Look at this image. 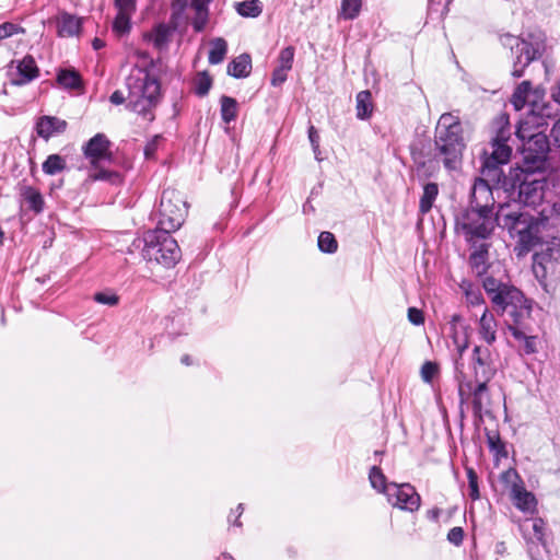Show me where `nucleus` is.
Listing matches in <instances>:
<instances>
[{"label":"nucleus","mask_w":560,"mask_h":560,"mask_svg":"<svg viewBox=\"0 0 560 560\" xmlns=\"http://www.w3.org/2000/svg\"><path fill=\"white\" fill-rule=\"evenodd\" d=\"M490 133L489 147L481 154V174L483 177L475 179L467 208L486 213H495L493 211L495 200L490 182L501 183L503 177L501 167L509 163L512 154V147L509 144L512 138V126L506 114H500L493 119Z\"/></svg>","instance_id":"obj_1"},{"label":"nucleus","mask_w":560,"mask_h":560,"mask_svg":"<svg viewBox=\"0 0 560 560\" xmlns=\"http://www.w3.org/2000/svg\"><path fill=\"white\" fill-rule=\"evenodd\" d=\"M493 308L504 317L508 330L516 342L522 354L537 352L539 339L532 326V307L524 294L514 285L495 278L486 277L482 282Z\"/></svg>","instance_id":"obj_2"},{"label":"nucleus","mask_w":560,"mask_h":560,"mask_svg":"<svg viewBox=\"0 0 560 560\" xmlns=\"http://www.w3.org/2000/svg\"><path fill=\"white\" fill-rule=\"evenodd\" d=\"M559 217L560 198L547 200L536 214L525 210L517 201L499 205L497 210L498 226L506 230L526 252L537 247L549 221Z\"/></svg>","instance_id":"obj_3"},{"label":"nucleus","mask_w":560,"mask_h":560,"mask_svg":"<svg viewBox=\"0 0 560 560\" xmlns=\"http://www.w3.org/2000/svg\"><path fill=\"white\" fill-rule=\"evenodd\" d=\"M128 96L121 91L110 95V102L120 105L128 101L127 107L143 120L152 122L155 118L154 109L160 102L161 85L159 80L147 69L135 68L126 79Z\"/></svg>","instance_id":"obj_4"},{"label":"nucleus","mask_w":560,"mask_h":560,"mask_svg":"<svg viewBox=\"0 0 560 560\" xmlns=\"http://www.w3.org/2000/svg\"><path fill=\"white\" fill-rule=\"evenodd\" d=\"M466 148L464 131L458 116L444 113L440 116L434 130V158L448 171L460 166Z\"/></svg>","instance_id":"obj_5"},{"label":"nucleus","mask_w":560,"mask_h":560,"mask_svg":"<svg viewBox=\"0 0 560 560\" xmlns=\"http://www.w3.org/2000/svg\"><path fill=\"white\" fill-rule=\"evenodd\" d=\"M546 36L538 31L528 34L526 38H521L511 34L500 37L501 44L509 48L515 55L512 75L521 78L524 69L533 61L540 58L546 49Z\"/></svg>","instance_id":"obj_6"},{"label":"nucleus","mask_w":560,"mask_h":560,"mask_svg":"<svg viewBox=\"0 0 560 560\" xmlns=\"http://www.w3.org/2000/svg\"><path fill=\"white\" fill-rule=\"evenodd\" d=\"M171 233L156 229L145 232L142 257L165 268L174 267L180 259V248Z\"/></svg>","instance_id":"obj_7"},{"label":"nucleus","mask_w":560,"mask_h":560,"mask_svg":"<svg viewBox=\"0 0 560 560\" xmlns=\"http://www.w3.org/2000/svg\"><path fill=\"white\" fill-rule=\"evenodd\" d=\"M498 225L497 212L486 213L474 209H464L456 215L455 229L471 246L488 240Z\"/></svg>","instance_id":"obj_8"},{"label":"nucleus","mask_w":560,"mask_h":560,"mask_svg":"<svg viewBox=\"0 0 560 560\" xmlns=\"http://www.w3.org/2000/svg\"><path fill=\"white\" fill-rule=\"evenodd\" d=\"M518 184V200L525 207L537 210L544 208L547 200L551 198H560L552 191L547 190L548 183L540 171H526V168H520L517 174Z\"/></svg>","instance_id":"obj_9"},{"label":"nucleus","mask_w":560,"mask_h":560,"mask_svg":"<svg viewBox=\"0 0 560 560\" xmlns=\"http://www.w3.org/2000/svg\"><path fill=\"white\" fill-rule=\"evenodd\" d=\"M527 122L516 129V137L523 141V166L526 171H541L545 167L550 142L542 131L530 132Z\"/></svg>","instance_id":"obj_10"},{"label":"nucleus","mask_w":560,"mask_h":560,"mask_svg":"<svg viewBox=\"0 0 560 560\" xmlns=\"http://www.w3.org/2000/svg\"><path fill=\"white\" fill-rule=\"evenodd\" d=\"M110 142L104 133H97L91 138L84 147V154L90 160L92 168L89 172L91 180L119 182V174L100 167V164L112 160L109 151Z\"/></svg>","instance_id":"obj_11"},{"label":"nucleus","mask_w":560,"mask_h":560,"mask_svg":"<svg viewBox=\"0 0 560 560\" xmlns=\"http://www.w3.org/2000/svg\"><path fill=\"white\" fill-rule=\"evenodd\" d=\"M186 213V202L182 195L173 189L163 190L158 209V228L166 232H174L180 228Z\"/></svg>","instance_id":"obj_12"},{"label":"nucleus","mask_w":560,"mask_h":560,"mask_svg":"<svg viewBox=\"0 0 560 560\" xmlns=\"http://www.w3.org/2000/svg\"><path fill=\"white\" fill-rule=\"evenodd\" d=\"M463 368L464 363L456 361L455 378L458 383L459 396L462 398L471 396L474 415L481 419L483 415L489 413L490 395L487 387L488 382L475 381L476 384L474 385L472 381L464 373Z\"/></svg>","instance_id":"obj_13"},{"label":"nucleus","mask_w":560,"mask_h":560,"mask_svg":"<svg viewBox=\"0 0 560 560\" xmlns=\"http://www.w3.org/2000/svg\"><path fill=\"white\" fill-rule=\"evenodd\" d=\"M538 250L533 256V270L537 278H546L548 273H553L560 265V238L551 237L548 241H541L537 244Z\"/></svg>","instance_id":"obj_14"},{"label":"nucleus","mask_w":560,"mask_h":560,"mask_svg":"<svg viewBox=\"0 0 560 560\" xmlns=\"http://www.w3.org/2000/svg\"><path fill=\"white\" fill-rule=\"evenodd\" d=\"M387 502L396 509L410 513L417 512L421 506V497L410 483L392 482L387 489Z\"/></svg>","instance_id":"obj_15"},{"label":"nucleus","mask_w":560,"mask_h":560,"mask_svg":"<svg viewBox=\"0 0 560 560\" xmlns=\"http://www.w3.org/2000/svg\"><path fill=\"white\" fill-rule=\"evenodd\" d=\"M502 480L510 486L514 505L525 513H534L537 504L536 499L532 492L524 488L517 471L515 469L504 471Z\"/></svg>","instance_id":"obj_16"},{"label":"nucleus","mask_w":560,"mask_h":560,"mask_svg":"<svg viewBox=\"0 0 560 560\" xmlns=\"http://www.w3.org/2000/svg\"><path fill=\"white\" fill-rule=\"evenodd\" d=\"M546 524L541 518L526 520L521 525V530L525 540L527 541V551L532 560H538L539 545L546 547L545 541Z\"/></svg>","instance_id":"obj_17"},{"label":"nucleus","mask_w":560,"mask_h":560,"mask_svg":"<svg viewBox=\"0 0 560 560\" xmlns=\"http://www.w3.org/2000/svg\"><path fill=\"white\" fill-rule=\"evenodd\" d=\"M471 366L475 381L489 382L495 374L492 355L488 347L475 346L471 354Z\"/></svg>","instance_id":"obj_18"},{"label":"nucleus","mask_w":560,"mask_h":560,"mask_svg":"<svg viewBox=\"0 0 560 560\" xmlns=\"http://www.w3.org/2000/svg\"><path fill=\"white\" fill-rule=\"evenodd\" d=\"M469 331L470 326L464 322L460 315H452L448 322V335L457 352L455 362L458 361L462 363L463 354L469 347Z\"/></svg>","instance_id":"obj_19"},{"label":"nucleus","mask_w":560,"mask_h":560,"mask_svg":"<svg viewBox=\"0 0 560 560\" xmlns=\"http://www.w3.org/2000/svg\"><path fill=\"white\" fill-rule=\"evenodd\" d=\"M541 97L542 92L539 89H533L529 81H523L512 95V104L517 110L524 108L525 105H529L534 110Z\"/></svg>","instance_id":"obj_20"},{"label":"nucleus","mask_w":560,"mask_h":560,"mask_svg":"<svg viewBox=\"0 0 560 560\" xmlns=\"http://www.w3.org/2000/svg\"><path fill=\"white\" fill-rule=\"evenodd\" d=\"M39 74L38 67L32 56H25L18 62L16 72L11 74L10 83L21 86L30 83Z\"/></svg>","instance_id":"obj_21"},{"label":"nucleus","mask_w":560,"mask_h":560,"mask_svg":"<svg viewBox=\"0 0 560 560\" xmlns=\"http://www.w3.org/2000/svg\"><path fill=\"white\" fill-rule=\"evenodd\" d=\"M477 329L480 340L485 341L488 346H491L495 342L498 324L493 314L489 312L487 306H483L481 317L478 320Z\"/></svg>","instance_id":"obj_22"},{"label":"nucleus","mask_w":560,"mask_h":560,"mask_svg":"<svg viewBox=\"0 0 560 560\" xmlns=\"http://www.w3.org/2000/svg\"><path fill=\"white\" fill-rule=\"evenodd\" d=\"M66 128V120L51 116L42 117L36 125L38 136L44 139H49L55 135L62 133Z\"/></svg>","instance_id":"obj_23"},{"label":"nucleus","mask_w":560,"mask_h":560,"mask_svg":"<svg viewBox=\"0 0 560 560\" xmlns=\"http://www.w3.org/2000/svg\"><path fill=\"white\" fill-rule=\"evenodd\" d=\"M488 249L489 245L481 241L480 245L469 256L471 270L478 277L483 276L488 270Z\"/></svg>","instance_id":"obj_24"},{"label":"nucleus","mask_w":560,"mask_h":560,"mask_svg":"<svg viewBox=\"0 0 560 560\" xmlns=\"http://www.w3.org/2000/svg\"><path fill=\"white\" fill-rule=\"evenodd\" d=\"M82 19L63 12L58 19V34L62 37H71L78 35L81 30Z\"/></svg>","instance_id":"obj_25"},{"label":"nucleus","mask_w":560,"mask_h":560,"mask_svg":"<svg viewBox=\"0 0 560 560\" xmlns=\"http://www.w3.org/2000/svg\"><path fill=\"white\" fill-rule=\"evenodd\" d=\"M252 69V59L248 54H242L228 65V73L234 78H246Z\"/></svg>","instance_id":"obj_26"},{"label":"nucleus","mask_w":560,"mask_h":560,"mask_svg":"<svg viewBox=\"0 0 560 560\" xmlns=\"http://www.w3.org/2000/svg\"><path fill=\"white\" fill-rule=\"evenodd\" d=\"M357 118L365 120L373 112L372 94L370 91H361L357 95Z\"/></svg>","instance_id":"obj_27"},{"label":"nucleus","mask_w":560,"mask_h":560,"mask_svg":"<svg viewBox=\"0 0 560 560\" xmlns=\"http://www.w3.org/2000/svg\"><path fill=\"white\" fill-rule=\"evenodd\" d=\"M439 195V186L435 183H428L423 187V194L420 198L419 209L422 213H428Z\"/></svg>","instance_id":"obj_28"},{"label":"nucleus","mask_w":560,"mask_h":560,"mask_svg":"<svg viewBox=\"0 0 560 560\" xmlns=\"http://www.w3.org/2000/svg\"><path fill=\"white\" fill-rule=\"evenodd\" d=\"M210 51H209V62L211 65H219L221 63L226 55L228 51V44L225 39L221 37H217L210 42Z\"/></svg>","instance_id":"obj_29"},{"label":"nucleus","mask_w":560,"mask_h":560,"mask_svg":"<svg viewBox=\"0 0 560 560\" xmlns=\"http://www.w3.org/2000/svg\"><path fill=\"white\" fill-rule=\"evenodd\" d=\"M369 480L373 489L383 493L385 497L387 495V489L392 482H387V478L380 467L373 466L370 469Z\"/></svg>","instance_id":"obj_30"},{"label":"nucleus","mask_w":560,"mask_h":560,"mask_svg":"<svg viewBox=\"0 0 560 560\" xmlns=\"http://www.w3.org/2000/svg\"><path fill=\"white\" fill-rule=\"evenodd\" d=\"M66 159L59 154H50L42 165L43 172L47 175H56L66 168Z\"/></svg>","instance_id":"obj_31"},{"label":"nucleus","mask_w":560,"mask_h":560,"mask_svg":"<svg viewBox=\"0 0 560 560\" xmlns=\"http://www.w3.org/2000/svg\"><path fill=\"white\" fill-rule=\"evenodd\" d=\"M362 8V0H341L339 18L343 20H354L359 16Z\"/></svg>","instance_id":"obj_32"},{"label":"nucleus","mask_w":560,"mask_h":560,"mask_svg":"<svg viewBox=\"0 0 560 560\" xmlns=\"http://www.w3.org/2000/svg\"><path fill=\"white\" fill-rule=\"evenodd\" d=\"M22 196L24 200L27 202L28 207L34 210L36 213L43 211L44 208V199L40 192L33 187H24Z\"/></svg>","instance_id":"obj_33"},{"label":"nucleus","mask_w":560,"mask_h":560,"mask_svg":"<svg viewBox=\"0 0 560 560\" xmlns=\"http://www.w3.org/2000/svg\"><path fill=\"white\" fill-rule=\"evenodd\" d=\"M236 11L245 18H257L262 12L259 0H246L236 4Z\"/></svg>","instance_id":"obj_34"},{"label":"nucleus","mask_w":560,"mask_h":560,"mask_svg":"<svg viewBox=\"0 0 560 560\" xmlns=\"http://www.w3.org/2000/svg\"><path fill=\"white\" fill-rule=\"evenodd\" d=\"M221 116L224 122L230 124L237 116V102L233 97H221Z\"/></svg>","instance_id":"obj_35"},{"label":"nucleus","mask_w":560,"mask_h":560,"mask_svg":"<svg viewBox=\"0 0 560 560\" xmlns=\"http://www.w3.org/2000/svg\"><path fill=\"white\" fill-rule=\"evenodd\" d=\"M57 80L66 89H78L81 85L79 73L72 70H61L58 73Z\"/></svg>","instance_id":"obj_36"},{"label":"nucleus","mask_w":560,"mask_h":560,"mask_svg":"<svg viewBox=\"0 0 560 560\" xmlns=\"http://www.w3.org/2000/svg\"><path fill=\"white\" fill-rule=\"evenodd\" d=\"M212 86V78L207 72H200L194 80V91L198 96H206Z\"/></svg>","instance_id":"obj_37"},{"label":"nucleus","mask_w":560,"mask_h":560,"mask_svg":"<svg viewBox=\"0 0 560 560\" xmlns=\"http://www.w3.org/2000/svg\"><path fill=\"white\" fill-rule=\"evenodd\" d=\"M317 244H318V248L323 253L332 254L338 248V243H337L334 234L330 232H327V231H324L319 234Z\"/></svg>","instance_id":"obj_38"},{"label":"nucleus","mask_w":560,"mask_h":560,"mask_svg":"<svg viewBox=\"0 0 560 560\" xmlns=\"http://www.w3.org/2000/svg\"><path fill=\"white\" fill-rule=\"evenodd\" d=\"M466 302L470 306H482L485 305V299L481 291L471 284L465 288Z\"/></svg>","instance_id":"obj_39"},{"label":"nucleus","mask_w":560,"mask_h":560,"mask_svg":"<svg viewBox=\"0 0 560 560\" xmlns=\"http://www.w3.org/2000/svg\"><path fill=\"white\" fill-rule=\"evenodd\" d=\"M131 15L132 14H129V13H117V15L113 22V30L118 35H124L129 32Z\"/></svg>","instance_id":"obj_40"},{"label":"nucleus","mask_w":560,"mask_h":560,"mask_svg":"<svg viewBox=\"0 0 560 560\" xmlns=\"http://www.w3.org/2000/svg\"><path fill=\"white\" fill-rule=\"evenodd\" d=\"M466 474L468 479V489H469V498L472 501H476L480 498L479 487H478V476L474 468L466 467Z\"/></svg>","instance_id":"obj_41"},{"label":"nucleus","mask_w":560,"mask_h":560,"mask_svg":"<svg viewBox=\"0 0 560 560\" xmlns=\"http://www.w3.org/2000/svg\"><path fill=\"white\" fill-rule=\"evenodd\" d=\"M295 50L292 46H288L283 49H281L279 57H278V67L291 70L293 65Z\"/></svg>","instance_id":"obj_42"},{"label":"nucleus","mask_w":560,"mask_h":560,"mask_svg":"<svg viewBox=\"0 0 560 560\" xmlns=\"http://www.w3.org/2000/svg\"><path fill=\"white\" fill-rule=\"evenodd\" d=\"M25 30L19 24L4 22L0 25V42L18 34H24Z\"/></svg>","instance_id":"obj_43"},{"label":"nucleus","mask_w":560,"mask_h":560,"mask_svg":"<svg viewBox=\"0 0 560 560\" xmlns=\"http://www.w3.org/2000/svg\"><path fill=\"white\" fill-rule=\"evenodd\" d=\"M195 18L192 19V27L196 32H202L208 23L209 9H194Z\"/></svg>","instance_id":"obj_44"},{"label":"nucleus","mask_w":560,"mask_h":560,"mask_svg":"<svg viewBox=\"0 0 560 560\" xmlns=\"http://www.w3.org/2000/svg\"><path fill=\"white\" fill-rule=\"evenodd\" d=\"M438 365L431 361H427L421 368V377L425 383H431L438 374Z\"/></svg>","instance_id":"obj_45"},{"label":"nucleus","mask_w":560,"mask_h":560,"mask_svg":"<svg viewBox=\"0 0 560 560\" xmlns=\"http://www.w3.org/2000/svg\"><path fill=\"white\" fill-rule=\"evenodd\" d=\"M94 300L100 304L114 306L118 303V296L115 293L98 292L94 295Z\"/></svg>","instance_id":"obj_46"},{"label":"nucleus","mask_w":560,"mask_h":560,"mask_svg":"<svg viewBox=\"0 0 560 560\" xmlns=\"http://www.w3.org/2000/svg\"><path fill=\"white\" fill-rule=\"evenodd\" d=\"M118 13L132 14L136 11V0H114Z\"/></svg>","instance_id":"obj_47"},{"label":"nucleus","mask_w":560,"mask_h":560,"mask_svg":"<svg viewBox=\"0 0 560 560\" xmlns=\"http://www.w3.org/2000/svg\"><path fill=\"white\" fill-rule=\"evenodd\" d=\"M288 72L289 70L277 66L271 75V84L273 86H280L282 83L285 82Z\"/></svg>","instance_id":"obj_48"},{"label":"nucleus","mask_w":560,"mask_h":560,"mask_svg":"<svg viewBox=\"0 0 560 560\" xmlns=\"http://www.w3.org/2000/svg\"><path fill=\"white\" fill-rule=\"evenodd\" d=\"M308 139L311 142V145L313 148V151L315 153V158L317 160H320L319 155V135L314 126H311L308 128Z\"/></svg>","instance_id":"obj_49"},{"label":"nucleus","mask_w":560,"mask_h":560,"mask_svg":"<svg viewBox=\"0 0 560 560\" xmlns=\"http://www.w3.org/2000/svg\"><path fill=\"white\" fill-rule=\"evenodd\" d=\"M408 320L416 326L422 325L424 323L423 312L417 307H409Z\"/></svg>","instance_id":"obj_50"},{"label":"nucleus","mask_w":560,"mask_h":560,"mask_svg":"<svg viewBox=\"0 0 560 560\" xmlns=\"http://www.w3.org/2000/svg\"><path fill=\"white\" fill-rule=\"evenodd\" d=\"M464 530L462 527H453L447 534V540L455 546H459L463 542Z\"/></svg>","instance_id":"obj_51"},{"label":"nucleus","mask_w":560,"mask_h":560,"mask_svg":"<svg viewBox=\"0 0 560 560\" xmlns=\"http://www.w3.org/2000/svg\"><path fill=\"white\" fill-rule=\"evenodd\" d=\"M161 136H154L151 141H149L144 148V155L147 159H152L158 150L159 142L161 141Z\"/></svg>","instance_id":"obj_52"},{"label":"nucleus","mask_w":560,"mask_h":560,"mask_svg":"<svg viewBox=\"0 0 560 560\" xmlns=\"http://www.w3.org/2000/svg\"><path fill=\"white\" fill-rule=\"evenodd\" d=\"M550 137L553 141V144L560 149V118L555 122Z\"/></svg>","instance_id":"obj_53"},{"label":"nucleus","mask_w":560,"mask_h":560,"mask_svg":"<svg viewBox=\"0 0 560 560\" xmlns=\"http://www.w3.org/2000/svg\"><path fill=\"white\" fill-rule=\"evenodd\" d=\"M212 0H191L192 9H209V4Z\"/></svg>","instance_id":"obj_54"},{"label":"nucleus","mask_w":560,"mask_h":560,"mask_svg":"<svg viewBox=\"0 0 560 560\" xmlns=\"http://www.w3.org/2000/svg\"><path fill=\"white\" fill-rule=\"evenodd\" d=\"M551 97L555 102L560 104V80L556 84V86L551 90Z\"/></svg>","instance_id":"obj_55"},{"label":"nucleus","mask_w":560,"mask_h":560,"mask_svg":"<svg viewBox=\"0 0 560 560\" xmlns=\"http://www.w3.org/2000/svg\"><path fill=\"white\" fill-rule=\"evenodd\" d=\"M92 46L95 50H98L105 46L104 42L100 38H94L92 42Z\"/></svg>","instance_id":"obj_56"},{"label":"nucleus","mask_w":560,"mask_h":560,"mask_svg":"<svg viewBox=\"0 0 560 560\" xmlns=\"http://www.w3.org/2000/svg\"><path fill=\"white\" fill-rule=\"evenodd\" d=\"M439 515H440L439 509H433V510L428 511V517L431 520H434V521L438 520Z\"/></svg>","instance_id":"obj_57"},{"label":"nucleus","mask_w":560,"mask_h":560,"mask_svg":"<svg viewBox=\"0 0 560 560\" xmlns=\"http://www.w3.org/2000/svg\"><path fill=\"white\" fill-rule=\"evenodd\" d=\"M488 442H489V445H490L491 448L498 450V444H500V440L499 439L494 440V438L489 435L488 436Z\"/></svg>","instance_id":"obj_58"},{"label":"nucleus","mask_w":560,"mask_h":560,"mask_svg":"<svg viewBox=\"0 0 560 560\" xmlns=\"http://www.w3.org/2000/svg\"><path fill=\"white\" fill-rule=\"evenodd\" d=\"M187 5V0H176L174 3V7L178 8L179 10H184Z\"/></svg>","instance_id":"obj_59"},{"label":"nucleus","mask_w":560,"mask_h":560,"mask_svg":"<svg viewBox=\"0 0 560 560\" xmlns=\"http://www.w3.org/2000/svg\"><path fill=\"white\" fill-rule=\"evenodd\" d=\"M243 510H244L243 504H242V503H240V504L237 505L238 514H237L236 521H235V523H234V525H236V526H241V523H238V522H237V518L242 515Z\"/></svg>","instance_id":"obj_60"},{"label":"nucleus","mask_w":560,"mask_h":560,"mask_svg":"<svg viewBox=\"0 0 560 560\" xmlns=\"http://www.w3.org/2000/svg\"><path fill=\"white\" fill-rule=\"evenodd\" d=\"M182 362H183L184 364H187V365H188V364H189V355H184V357L182 358Z\"/></svg>","instance_id":"obj_61"},{"label":"nucleus","mask_w":560,"mask_h":560,"mask_svg":"<svg viewBox=\"0 0 560 560\" xmlns=\"http://www.w3.org/2000/svg\"><path fill=\"white\" fill-rule=\"evenodd\" d=\"M450 2H451V0H446V3H445V5H448V3H450Z\"/></svg>","instance_id":"obj_62"}]
</instances>
